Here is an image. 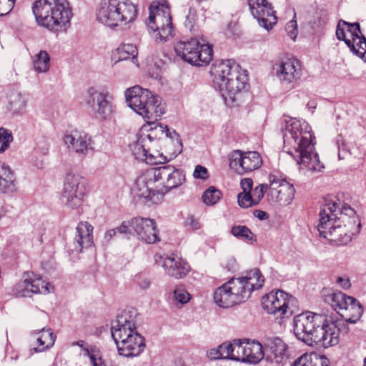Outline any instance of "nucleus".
<instances>
[{
  "instance_id": "nucleus-1",
  "label": "nucleus",
  "mask_w": 366,
  "mask_h": 366,
  "mask_svg": "<svg viewBox=\"0 0 366 366\" xmlns=\"http://www.w3.org/2000/svg\"><path fill=\"white\" fill-rule=\"evenodd\" d=\"M360 227V221L352 208L344 206L340 209L335 201L325 200L317 227L320 237L331 244L345 245L352 240L353 235L359 233Z\"/></svg>"
},
{
  "instance_id": "nucleus-2",
  "label": "nucleus",
  "mask_w": 366,
  "mask_h": 366,
  "mask_svg": "<svg viewBox=\"0 0 366 366\" xmlns=\"http://www.w3.org/2000/svg\"><path fill=\"white\" fill-rule=\"evenodd\" d=\"M293 327L296 337L307 345L329 347L339 343V329L330 316L307 311L295 316Z\"/></svg>"
},
{
  "instance_id": "nucleus-3",
  "label": "nucleus",
  "mask_w": 366,
  "mask_h": 366,
  "mask_svg": "<svg viewBox=\"0 0 366 366\" xmlns=\"http://www.w3.org/2000/svg\"><path fill=\"white\" fill-rule=\"evenodd\" d=\"M186 180L183 170L172 164L147 169L136 180V194L157 204L165 194L182 185Z\"/></svg>"
},
{
  "instance_id": "nucleus-4",
  "label": "nucleus",
  "mask_w": 366,
  "mask_h": 366,
  "mask_svg": "<svg viewBox=\"0 0 366 366\" xmlns=\"http://www.w3.org/2000/svg\"><path fill=\"white\" fill-rule=\"evenodd\" d=\"M310 127L306 122L297 119L287 122L284 134V149L292 156L298 164H304L310 170L320 171L323 165L318 155L313 154L315 143Z\"/></svg>"
},
{
  "instance_id": "nucleus-5",
  "label": "nucleus",
  "mask_w": 366,
  "mask_h": 366,
  "mask_svg": "<svg viewBox=\"0 0 366 366\" xmlns=\"http://www.w3.org/2000/svg\"><path fill=\"white\" fill-rule=\"evenodd\" d=\"M210 73L219 86L225 102L236 103L239 96L247 86L246 71L242 70L232 59H226L212 66Z\"/></svg>"
},
{
  "instance_id": "nucleus-6",
  "label": "nucleus",
  "mask_w": 366,
  "mask_h": 366,
  "mask_svg": "<svg viewBox=\"0 0 366 366\" xmlns=\"http://www.w3.org/2000/svg\"><path fill=\"white\" fill-rule=\"evenodd\" d=\"M37 24L50 31H59L70 24L71 9L67 0H37L32 6Z\"/></svg>"
},
{
  "instance_id": "nucleus-7",
  "label": "nucleus",
  "mask_w": 366,
  "mask_h": 366,
  "mask_svg": "<svg viewBox=\"0 0 366 366\" xmlns=\"http://www.w3.org/2000/svg\"><path fill=\"white\" fill-rule=\"evenodd\" d=\"M125 98L128 106L146 119L148 124L154 123L165 112L164 104L161 98L139 86L127 89Z\"/></svg>"
},
{
  "instance_id": "nucleus-8",
  "label": "nucleus",
  "mask_w": 366,
  "mask_h": 366,
  "mask_svg": "<svg viewBox=\"0 0 366 366\" xmlns=\"http://www.w3.org/2000/svg\"><path fill=\"white\" fill-rule=\"evenodd\" d=\"M137 14V7L131 0H108L101 2L97 19L102 24L113 28L134 21Z\"/></svg>"
},
{
  "instance_id": "nucleus-9",
  "label": "nucleus",
  "mask_w": 366,
  "mask_h": 366,
  "mask_svg": "<svg viewBox=\"0 0 366 366\" xmlns=\"http://www.w3.org/2000/svg\"><path fill=\"white\" fill-rule=\"evenodd\" d=\"M147 26L157 41L163 42L172 36V16L166 3L151 4Z\"/></svg>"
},
{
  "instance_id": "nucleus-10",
  "label": "nucleus",
  "mask_w": 366,
  "mask_h": 366,
  "mask_svg": "<svg viewBox=\"0 0 366 366\" xmlns=\"http://www.w3.org/2000/svg\"><path fill=\"white\" fill-rule=\"evenodd\" d=\"M174 50L177 55L184 61L198 66L209 64L213 56L212 46L200 44L196 39L177 41Z\"/></svg>"
},
{
  "instance_id": "nucleus-11",
  "label": "nucleus",
  "mask_w": 366,
  "mask_h": 366,
  "mask_svg": "<svg viewBox=\"0 0 366 366\" xmlns=\"http://www.w3.org/2000/svg\"><path fill=\"white\" fill-rule=\"evenodd\" d=\"M336 36L338 40L345 42L353 54L366 61V38L362 34L359 23L340 20Z\"/></svg>"
},
{
  "instance_id": "nucleus-12",
  "label": "nucleus",
  "mask_w": 366,
  "mask_h": 366,
  "mask_svg": "<svg viewBox=\"0 0 366 366\" xmlns=\"http://www.w3.org/2000/svg\"><path fill=\"white\" fill-rule=\"evenodd\" d=\"M86 191V181L79 174L68 172L66 174L61 200L69 208L76 209L83 202Z\"/></svg>"
},
{
  "instance_id": "nucleus-13",
  "label": "nucleus",
  "mask_w": 366,
  "mask_h": 366,
  "mask_svg": "<svg viewBox=\"0 0 366 366\" xmlns=\"http://www.w3.org/2000/svg\"><path fill=\"white\" fill-rule=\"evenodd\" d=\"M297 301L295 297L282 290L272 291L263 296L262 305L269 314L277 317H289L293 312Z\"/></svg>"
},
{
  "instance_id": "nucleus-14",
  "label": "nucleus",
  "mask_w": 366,
  "mask_h": 366,
  "mask_svg": "<svg viewBox=\"0 0 366 366\" xmlns=\"http://www.w3.org/2000/svg\"><path fill=\"white\" fill-rule=\"evenodd\" d=\"M114 97L108 92L99 91L94 87L86 92V104L92 107L97 119L104 121L114 110Z\"/></svg>"
},
{
  "instance_id": "nucleus-15",
  "label": "nucleus",
  "mask_w": 366,
  "mask_h": 366,
  "mask_svg": "<svg viewBox=\"0 0 366 366\" xmlns=\"http://www.w3.org/2000/svg\"><path fill=\"white\" fill-rule=\"evenodd\" d=\"M268 179L269 182L268 200L280 205L289 204L295 194L293 184L287 182L277 172L269 174Z\"/></svg>"
},
{
  "instance_id": "nucleus-16",
  "label": "nucleus",
  "mask_w": 366,
  "mask_h": 366,
  "mask_svg": "<svg viewBox=\"0 0 366 366\" xmlns=\"http://www.w3.org/2000/svg\"><path fill=\"white\" fill-rule=\"evenodd\" d=\"M262 159L257 152L234 150L229 156V166L239 174H244L259 169Z\"/></svg>"
},
{
  "instance_id": "nucleus-17",
  "label": "nucleus",
  "mask_w": 366,
  "mask_h": 366,
  "mask_svg": "<svg viewBox=\"0 0 366 366\" xmlns=\"http://www.w3.org/2000/svg\"><path fill=\"white\" fill-rule=\"evenodd\" d=\"M276 76L280 83L288 87H293L302 76L300 61L294 56H285L274 66Z\"/></svg>"
},
{
  "instance_id": "nucleus-18",
  "label": "nucleus",
  "mask_w": 366,
  "mask_h": 366,
  "mask_svg": "<svg viewBox=\"0 0 366 366\" xmlns=\"http://www.w3.org/2000/svg\"><path fill=\"white\" fill-rule=\"evenodd\" d=\"M53 290V287L41 277L34 272H25L22 280L15 287V294L19 297H31L34 294H48Z\"/></svg>"
},
{
  "instance_id": "nucleus-19",
  "label": "nucleus",
  "mask_w": 366,
  "mask_h": 366,
  "mask_svg": "<svg viewBox=\"0 0 366 366\" xmlns=\"http://www.w3.org/2000/svg\"><path fill=\"white\" fill-rule=\"evenodd\" d=\"M112 337L117 347L119 343L128 341L134 334H139L136 328V322L131 312L124 310L117 316L111 328Z\"/></svg>"
},
{
  "instance_id": "nucleus-20",
  "label": "nucleus",
  "mask_w": 366,
  "mask_h": 366,
  "mask_svg": "<svg viewBox=\"0 0 366 366\" xmlns=\"http://www.w3.org/2000/svg\"><path fill=\"white\" fill-rule=\"evenodd\" d=\"M247 4L252 15L258 21L259 26L269 31L277 24L275 11L267 0H247Z\"/></svg>"
},
{
  "instance_id": "nucleus-21",
  "label": "nucleus",
  "mask_w": 366,
  "mask_h": 366,
  "mask_svg": "<svg viewBox=\"0 0 366 366\" xmlns=\"http://www.w3.org/2000/svg\"><path fill=\"white\" fill-rule=\"evenodd\" d=\"M234 349L236 361L257 364L264 357L262 346L257 341L234 340Z\"/></svg>"
},
{
  "instance_id": "nucleus-22",
  "label": "nucleus",
  "mask_w": 366,
  "mask_h": 366,
  "mask_svg": "<svg viewBox=\"0 0 366 366\" xmlns=\"http://www.w3.org/2000/svg\"><path fill=\"white\" fill-rule=\"evenodd\" d=\"M155 262L164 268L165 272L175 279H182L187 275L190 270L188 263L174 254L162 256L156 254Z\"/></svg>"
},
{
  "instance_id": "nucleus-23",
  "label": "nucleus",
  "mask_w": 366,
  "mask_h": 366,
  "mask_svg": "<svg viewBox=\"0 0 366 366\" xmlns=\"http://www.w3.org/2000/svg\"><path fill=\"white\" fill-rule=\"evenodd\" d=\"M132 229L139 239L147 244H154L159 241V231L154 219L137 217L132 219Z\"/></svg>"
},
{
  "instance_id": "nucleus-24",
  "label": "nucleus",
  "mask_w": 366,
  "mask_h": 366,
  "mask_svg": "<svg viewBox=\"0 0 366 366\" xmlns=\"http://www.w3.org/2000/svg\"><path fill=\"white\" fill-rule=\"evenodd\" d=\"M64 142L69 152L79 156H86L94 151L93 140L85 132H74L64 137Z\"/></svg>"
},
{
  "instance_id": "nucleus-25",
  "label": "nucleus",
  "mask_w": 366,
  "mask_h": 366,
  "mask_svg": "<svg viewBox=\"0 0 366 366\" xmlns=\"http://www.w3.org/2000/svg\"><path fill=\"white\" fill-rule=\"evenodd\" d=\"M93 230V226L87 222H80L77 224L72 242L76 252L81 253L84 249L94 246Z\"/></svg>"
},
{
  "instance_id": "nucleus-26",
  "label": "nucleus",
  "mask_w": 366,
  "mask_h": 366,
  "mask_svg": "<svg viewBox=\"0 0 366 366\" xmlns=\"http://www.w3.org/2000/svg\"><path fill=\"white\" fill-rule=\"evenodd\" d=\"M265 346L270 351L269 358L277 364L285 363L289 358L288 347L282 339L277 337L266 340Z\"/></svg>"
},
{
  "instance_id": "nucleus-27",
  "label": "nucleus",
  "mask_w": 366,
  "mask_h": 366,
  "mask_svg": "<svg viewBox=\"0 0 366 366\" xmlns=\"http://www.w3.org/2000/svg\"><path fill=\"white\" fill-rule=\"evenodd\" d=\"M145 346L144 337L140 334H134L128 341L119 343L117 350L120 355L127 357H137L144 351Z\"/></svg>"
},
{
  "instance_id": "nucleus-28",
  "label": "nucleus",
  "mask_w": 366,
  "mask_h": 366,
  "mask_svg": "<svg viewBox=\"0 0 366 366\" xmlns=\"http://www.w3.org/2000/svg\"><path fill=\"white\" fill-rule=\"evenodd\" d=\"M16 191V179L9 166L0 162V192L4 194Z\"/></svg>"
},
{
  "instance_id": "nucleus-29",
  "label": "nucleus",
  "mask_w": 366,
  "mask_h": 366,
  "mask_svg": "<svg viewBox=\"0 0 366 366\" xmlns=\"http://www.w3.org/2000/svg\"><path fill=\"white\" fill-rule=\"evenodd\" d=\"M152 139H154L152 134L138 138L132 147V153L136 159L142 161L147 159L152 160L154 155L149 153L150 148L147 145V143H151Z\"/></svg>"
},
{
  "instance_id": "nucleus-30",
  "label": "nucleus",
  "mask_w": 366,
  "mask_h": 366,
  "mask_svg": "<svg viewBox=\"0 0 366 366\" xmlns=\"http://www.w3.org/2000/svg\"><path fill=\"white\" fill-rule=\"evenodd\" d=\"M363 313V307L357 300L352 297L347 298V305L343 307L340 313L350 323H355L361 317Z\"/></svg>"
},
{
  "instance_id": "nucleus-31",
  "label": "nucleus",
  "mask_w": 366,
  "mask_h": 366,
  "mask_svg": "<svg viewBox=\"0 0 366 366\" xmlns=\"http://www.w3.org/2000/svg\"><path fill=\"white\" fill-rule=\"evenodd\" d=\"M228 289L231 290V294L235 296L237 304H240L247 301L249 297V290L246 287L244 279L232 278L226 282Z\"/></svg>"
},
{
  "instance_id": "nucleus-32",
  "label": "nucleus",
  "mask_w": 366,
  "mask_h": 366,
  "mask_svg": "<svg viewBox=\"0 0 366 366\" xmlns=\"http://www.w3.org/2000/svg\"><path fill=\"white\" fill-rule=\"evenodd\" d=\"M56 336L50 328H43L36 337L35 343L31 344V350L36 352L45 351L53 346Z\"/></svg>"
},
{
  "instance_id": "nucleus-33",
  "label": "nucleus",
  "mask_w": 366,
  "mask_h": 366,
  "mask_svg": "<svg viewBox=\"0 0 366 366\" xmlns=\"http://www.w3.org/2000/svg\"><path fill=\"white\" fill-rule=\"evenodd\" d=\"M291 366H330V360L315 352L305 353L297 358Z\"/></svg>"
},
{
  "instance_id": "nucleus-34",
  "label": "nucleus",
  "mask_w": 366,
  "mask_h": 366,
  "mask_svg": "<svg viewBox=\"0 0 366 366\" xmlns=\"http://www.w3.org/2000/svg\"><path fill=\"white\" fill-rule=\"evenodd\" d=\"M213 297L215 303L221 307L227 308L237 305L235 301V296L231 294V290L228 289L226 283L214 291Z\"/></svg>"
},
{
  "instance_id": "nucleus-35",
  "label": "nucleus",
  "mask_w": 366,
  "mask_h": 366,
  "mask_svg": "<svg viewBox=\"0 0 366 366\" xmlns=\"http://www.w3.org/2000/svg\"><path fill=\"white\" fill-rule=\"evenodd\" d=\"M234 342L232 343H222L216 348L210 349L207 356L211 360L231 359L235 360Z\"/></svg>"
},
{
  "instance_id": "nucleus-36",
  "label": "nucleus",
  "mask_w": 366,
  "mask_h": 366,
  "mask_svg": "<svg viewBox=\"0 0 366 366\" xmlns=\"http://www.w3.org/2000/svg\"><path fill=\"white\" fill-rule=\"evenodd\" d=\"M244 279L246 287L249 290V295L252 291L259 289L262 287L264 279L259 269H254L247 272L244 276L241 277Z\"/></svg>"
},
{
  "instance_id": "nucleus-37",
  "label": "nucleus",
  "mask_w": 366,
  "mask_h": 366,
  "mask_svg": "<svg viewBox=\"0 0 366 366\" xmlns=\"http://www.w3.org/2000/svg\"><path fill=\"white\" fill-rule=\"evenodd\" d=\"M27 101L18 92H13L9 96L8 109L14 114H21L25 112Z\"/></svg>"
},
{
  "instance_id": "nucleus-38",
  "label": "nucleus",
  "mask_w": 366,
  "mask_h": 366,
  "mask_svg": "<svg viewBox=\"0 0 366 366\" xmlns=\"http://www.w3.org/2000/svg\"><path fill=\"white\" fill-rule=\"evenodd\" d=\"M350 296H347L342 292H337L329 294L325 297V302L330 305V306L336 310L338 313H340L347 305V298Z\"/></svg>"
},
{
  "instance_id": "nucleus-39",
  "label": "nucleus",
  "mask_w": 366,
  "mask_h": 366,
  "mask_svg": "<svg viewBox=\"0 0 366 366\" xmlns=\"http://www.w3.org/2000/svg\"><path fill=\"white\" fill-rule=\"evenodd\" d=\"M117 54L119 61L132 59L134 62L137 60L138 50L135 45L132 44H123L117 49Z\"/></svg>"
},
{
  "instance_id": "nucleus-40",
  "label": "nucleus",
  "mask_w": 366,
  "mask_h": 366,
  "mask_svg": "<svg viewBox=\"0 0 366 366\" xmlns=\"http://www.w3.org/2000/svg\"><path fill=\"white\" fill-rule=\"evenodd\" d=\"M50 57L46 51H40L34 60V68L38 72H46L49 68Z\"/></svg>"
},
{
  "instance_id": "nucleus-41",
  "label": "nucleus",
  "mask_w": 366,
  "mask_h": 366,
  "mask_svg": "<svg viewBox=\"0 0 366 366\" xmlns=\"http://www.w3.org/2000/svg\"><path fill=\"white\" fill-rule=\"evenodd\" d=\"M221 192L214 187H210L202 194V200L207 205L216 204L221 198Z\"/></svg>"
},
{
  "instance_id": "nucleus-42",
  "label": "nucleus",
  "mask_w": 366,
  "mask_h": 366,
  "mask_svg": "<svg viewBox=\"0 0 366 366\" xmlns=\"http://www.w3.org/2000/svg\"><path fill=\"white\" fill-rule=\"evenodd\" d=\"M13 141L11 132L4 128H0V154L4 153L10 147V144Z\"/></svg>"
},
{
  "instance_id": "nucleus-43",
  "label": "nucleus",
  "mask_w": 366,
  "mask_h": 366,
  "mask_svg": "<svg viewBox=\"0 0 366 366\" xmlns=\"http://www.w3.org/2000/svg\"><path fill=\"white\" fill-rule=\"evenodd\" d=\"M231 233L236 237L242 238L246 240L252 239V232L246 226H234L231 229Z\"/></svg>"
},
{
  "instance_id": "nucleus-44",
  "label": "nucleus",
  "mask_w": 366,
  "mask_h": 366,
  "mask_svg": "<svg viewBox=\"0 0 366 366\" xmlns=\"http://www.w3.org/2000/svg\"><path fill=\"white\" fill-rule=\"evenodd\" d=\"M174 300L180 304H186L191 300V295L186 290L184 286H177L173 291Z\"/></svg>"
},
{
  "instance_id": "nucleus-45",
  "label": "nucleus",
  "mask_w": 366,
  "mask_h": 366,
  "mask_svg": "<svg viewBox=\"0 0 366 366\" xmlns=\"http://www.w3.org/2000/svg\"><path fill=\"white\" fill-rule=\"evenodd\" d=\"M154 131L157 132H161L162 134H165L166 137L170 138L173 141H176L177 143L181 144L179 135L175 130L171 131L167 125L163 126L162 124H159L154 127Z\"/></svg>"
},
{
  "instance_id": "nucleus-46",
  "label": "nucleus",
  "mask_w": 366,
  "mask_h": 366,
  "mask_svg": "<svg viewBox=\"0 0 366 366\" xmlns=\"http://www.w3.org/2000/svg\"><path fill=\"white\" fill-rule=\"evenodd\" d=\"M237 202L239 207L242 208H249L252 206H255L254 202L253 201L251 192H242L237 195Z\"/></svg>"
},
{
  "instance_id": "nucleus-47",
  "label": "nucleus",
  "mask_w": 366,
  "mask_h": 366,
  "mask_svg": "<svg viewBox=\"0 0 366 366\" xmlns=\"http://www.w3.org/2000/svg\"><path fill=\"white\" fill-rule=\"evenodd\" d=\"M269 190V184H261L257 186L253 190L252 197L253 199V201L254 202V204L257 205L259 203V202L262 199L264 193Z\"/></svg>"
},
{
  "instance_id": "nucleus-48",
  "label": "nucleus",
  "mask_w": 366,
  "mask_h": 366,
  "mask_svg": "<svg viewBox=\"0 0 366 366\" xmlns=\"http://www.w3.org/2000/svg\"><path fill=\"white\" fill-rule=\"evenodd\" d=\"M197 20V11L194 9L190 8L188 14L186 16V20L184 22L185 26L189 28L190 31H194V26Z\"/></svg>"
},
{
  "instance_id": "nucleus-49",
  "label": "nucleus",
  "mask_w": 366,
  "mask_h": 366,
  "mask_svg": "<svg viewBox=\"0 0 366 366\" xmlns=\"http://www.w3.org/2000/svg\"><path fill=\"white\" fill-rule=\"evenodd\" d=\"M16 0H0V16L8 14L14 8Z\"/></svg>"
},
{
  "instance_id": "nucleus-50",
  "label": "nucleus",
  "mask_w": 366,
  "mask_h": 366,
  "mask_svg": "<svg viewBox=\"0 0 366 366\" xmlns=\"http://www.w3.org/2000/svg\"><path fill=\"white\" fill-rule=\"evenodd\" d=\"M193 177L195 179H207L209 177L208 170L202 165H197L193 173Z\"/></svg>"
},
{
  "instance_id": "nucleus-51",
  "label": "nucleus",
  "mask_w": 366,
  "mask_h": 366,
  "mask_svg": "<svg viewBox=\"0 0 366 366\" xmlns=\"http://www.w3.org/2000/svg\"><path fill=\"white\" fill-rule=\"evenodd\" d=\"M285 30L292 40H295L297 33V24L295 20L290 21L285 27Z\"/></svg>"
},
{
  "instance_id": "nucleus-52",
  "label": "nucleus",
  "mask_w": 366,
  "mask_h": 366,
  "mask_svg": "<svg viewBox=\"0 0 366 366\" xmlns=\"http://www.w3.org/2000/svg\"><path fill=\"white\" fill-rule=\"evenodd\" d=\"M132 219L129 221H124L120 227H117V233L120 234H132Z\"/></svg>"
},
{
  "instance_id": "nucleus-53",
  "label": "nucleus",
  "mask_w": 366,
  "mask_h": 366,
  "mask_svg": "<svg viewBox=\"0 0 366 366\" xmlns=\"http://www.w3.org/2000/svg\"><path fill=\"white\" fill-rule=\"evenodd\" d=\"M240 186L243 190L242 192H251L252 190L253 181L251 178H244L241 180Z\"/></svg>"
},
{
  "instance_id": "nucleus-54",
  "label": "nucleus",
  "mask_w": 366,
  "mask_h": 366,
  "mask_svg": "<svg viewBox=\"0 0 366 366\" xmlns=\"http://www.w3.org/2000/svg\"><path fill=\"white\" fill-rule=\"evenodd\" d=\"M187 225L193 230H197L201 227L199 222L193 216L189 217L187 219Z\"/></svg>"
},
{
  "instance_id": "nucleus-55",
  "label": "nucleus",
  "mask_w": 366,
  "mask_h": 366,
  "mask_svg": "<svg viewBox=\"0 0 366 366\" xmlns=\"http://www.w3.org/2000/svg\"><path fill=\"white\" fill-rule=\"evenodd\" d=\"M136 282L138 285L142 289H147L150 286V281L149 279L139 275L136 277Z\"/></svg>"
},
{
  "instance_id": "nucleus-56",
  "label": "nucleus",
  "mask_w": 366,
  "mask_h": 366,
  "mask_svg": "<svg viewBox=\"0 0 366 366\" xmlns=\"http://www.w3.org/2000/svg\"><path fill=\"white\" fill-rule=\"evenodd\" d=\"M336 282L342 288L345 290H347L350 287V280L347 278H343L342 277H339L337 279Z\"/></svg>"
},
{
  "instance_id": "nucleus-57",
  "label": "nucleus",
  "mask_w": 366,
  "mask_h": 366,
  "mask_svg": "<svg viewBox=\"0 0 366 366\" xmlns=\"http://www.w3.org/2000/svg\"><path fill=\"white\" fill-rule=\"evenodd\" d=\"M117 234V229L116 228L109 229L104 234V239L109 242L110 241L113 237H114Z\"/></svg>"
},
{
  "instance_id": "nucleus-58",
  "label": "nucleus",
  "mask_w": 366,
  "mask_h": 366,
  "mask_svg": "<svg viewBox=\"0 0 366 366\" xmlns=\"http://www.w3.org/2000/svg\"><path fill=\"white\" fill-rule=\"evenodd\" d=\"M254 215H255V217H257L258 219H259L261 220L265 219L268 217V214H267V212L262 211V210H255Z\"/></svg>"
},
{
  "instance_id": "nucleus-59",
  "label": "nucleus",
  "mask_w": 366,
  "mask_h": 366,
  "mask_svg": "<svg viewBox=\"0 0 366 366\" xmlns=\"http://www.w3.org/2000/svg\"><path fill=\"white\" fill-rule=\"evenodd\" d=\"M7 212L5 204L0 202V219L6 214Z\"/></svg>"
},
{
  "instance_id": "nucleus-60",
  "label": "nucleus",
  "mask_w": 366,
  "mask_h": 366,
  "mask_svg": "<svg viewBox=\"0 0 366 366\" xmlns=\"http://www.w3.org/2000/svg\"><path fill=\"white\" fill-rule=\"evenodd\" d=\"M84 344V342L83 340H79V341H77V342H74L71 345H78V346H79L81 347H83Z\"/></svg>"
},
{
  "instance_id": "nucleus-61",
  "label": "nucleus",
  "mask_w": 366,
  "mask_h": 366,
  "mask_svg": "<svg viewBox=\"0 0 366 366\" xmlns=\"http://www.w3.org/2000/svg\"><path fill=\"white\" fill-rule=\"evenodd\" d=\"M364 364H365V366H366V357L365 358Z\"/></svg>"
},
{
  "instance_id": "nucleus-62",
  "label": "nucleus",
  "mask_w": 366,
  "mask_h": 366,
  "mask_svg": "<svg viewBox=\"0 0 366 366\" xmlns=\"http://www.w3.org/2000/svg\"><path fill=\"white\" fill-rule=\"evenodd\" d=\"M45 150H46V151H47V150H48V145H46V146Z\"/></svg>"
}]
</instances>
